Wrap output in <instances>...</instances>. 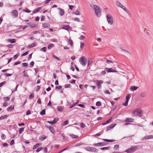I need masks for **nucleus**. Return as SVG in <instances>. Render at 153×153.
<instances>
[{"mask_svg":"<svg viewBox=\"0 0 153 153\" xmlns=\"http://www.w3.org/2000/svg\"><path fill=\"white\" fill-rule=\"evenodd\" d=\"M143 115L142 110L140 108H138L134 110V117L136 119L138 117H141Z\"/></svg>","mask_w":153,"mask_h":153,"instance_id":"nucleus-1","label":"nucleus"},{"mask_svg":"<svg viewBox=\"0 0 153 153\" xmlns=\"http://www.w3.org/2000/svg\"><path fill=\"white\" fill-rule=\"evenodd\" d=\"M93 7L97 16L98 17H100L101 15V9L99 6L96 5H94Z\"/></svg>","mask_w":153,"mask_h":153,"instance_id":"nucleus-2","label":"nucleus"},{"mask_svg":"<svg viewBox=\"0 0 153 153\" xmlns=\"http://www.w3.org/2000/svg\"><path fill=\"white\" fill-rule=\"evenodd\" d=\"M107 20L108 23L110 25H112L113 24V19L110 14H108L106 16Z\"/></svg>","mask_w":153,"mask_h":153,"instance_id":"nucleus-3","label":"nucleus"},{"mask_svg":"<svg viewBox=\"0 0 153 153\" xmlns=\"http://www.w3.org/2000/svg\"><path fill=\"white\" fill-rule=\"evenodd\" d=\"M79 62L82 65L85 66L87 63V59L85 57L82 56L80 58Z\"/></svg>","mask_w":153,"mask_h":153,"instance_id":"nucleus-4","label":"nucleus"},{"mask_svg":"<svg viewBox=\"0 0 153 153\" xmlns=\"http://www.w3.org/2000/svg\"><path fill=\"white\" fill-rule=\"evenodd\" d=\"M85 149L88 151L97 152L98 150L96 149L91 147L88 146L85 148Z\"/></svg>","mask_w":153,"mask_h":153,"instance_id":"nucleus-5","label":"nucleus"},{"mask_svg":"<svg viewBox=\"0 0 153 153\" xmlns=\"http://www.w3.org/2000/svg\"><path fill=\"white\" fill-rule=\"evenodd\" d=\"M94 82L97 84L98 88H101V85L103 83V81L102 80H94Z\"/></svg>","mask_w":153,"mask_h":153,"instance_id":"nucleus-6","label":"nucleus"},{"mask_svg":"<svg viewBox=\"0 0 153 153\" xmlns=\"http://www.w3.org/2000/svg\"><path fill=\"white\" fill-rule=\"evenodd\" d=\"M57 9L59 10V14L61 16H63L65 14V11L64 10L60 8H58Z\"/></svg>","mask_w":153,"mask_h":153,"instance_id":"nucleus-7","label":"nucleus"},{"mask_svg":"<svg viewBox=\"0 0 153 153\" xmlns=\"http://www.w3.org/2000/svg\"><path fill=\"white\" fill-rule=\"evenodd\" d=\"M127 153H132L134 152V147H132L125 151Z\"/></svg>","mask_w":153,"mask_h":153,"instance_id":"nucleus-8","label":"nucleus"},{"mask_svg":"<svg viewBox=\"0 0 153 153\" xmlns=\"http://www.w3.org/2000/svg\"><path fill=\"white\" fill-rule=\"evenodd\" d=\"M153 138V136L152 135H149L146 136H145L144 137H143L142 138V140H146V139H151Z\"/></svg>","mask_w":153,"mask_h":153,"instance_id":"nucleus-9","label":"nucleus"},{"mask_svg":"<svg viewBox=\"0 0 153 153\" xmlns=\"http://www.w3.org/2000/svg\"><path fill=\"white\" fill-rule=\"evenodd\" d=\"M105 69L108 72H117V71L116 70H113L111 68H105Z\"/></svg>","mask_w":153,"mask_h":153,"instance_id":"nucleus-10","label":"nucleus"},{"mask_svg":"<svg viewBox=\"0 0 153 153\" xmlns=\"http://www.w3.org/2000/svg\"><path fill=\"white\" fill-rule=\"evenodd\" d=\"M12 14L14 17H17L18 15V11L16 10H14L13 11Z\"/></svg>","mask_w":153,"mask_h":153,"instance_id":"nucleus-11","label":"nucleus"},{"mask_svg":"<svg viewBox=\"0 0 153 153\" xmlns=\"http://www.w3.org/2000/svg\"><path fill=\"white\" fill-rule=\"evenodd\" d=\"M116 124H112L108 126L106 128V131H108L113 128L115 126Z\"/></svg>","mask_w":153,"mask_h":153,"instance_id":"nucleus-12","label":"nucleus"},{"mask_svg":"<svg viewBox=\"0 0 153 153\" xmlns=\"http://www.w3.org/2000/svg\"><path fill=\"white\" fill-rule=\"evenodd\" d=\"M70 27L68 25H63L62 26V29L66 30L68 31L70 29Z\"/></svg>","mask_w":153,"mask_h":153,"instance_id":"nucleus-13","label":"nucleus"},{"mask_svg":"<svg viewBox=\"0 0 153 153\" xmlns=\"http://www.w3.org/2000/svg\"><path fill=\"white\" fill-rule=\"evenodd\" d=\"M105 144V142H100L96 143L94 144V146H104Z\"/></svg>","mask_w":153,"mask_h":153,"instance_id":"nucleus-14","label":"nucleus"},{"mask_svg":"<svg viewBox=\"0 0 153 153\" xmlns=\"http://www.w3.org/2000/svg\"><path fill=\"white\" fill-rule=\"evenodd\" d=\"M48 128L49 129L50 131L53 133V134H55V131L53 128L51 126H49L48 127Z\"/></svg>","mask_w":153,"mask_h":153,"instance_id":"nucleus-15","label":"nucleus"},{"mask_svg":"<svg viewBox=\"0 0 153 153\" xmlns=\"http://www.w3.org/2000/svg\"><path fill=\"white\" fill-rule=\"evenodd\" d=\"M42 9V7H39L37 8H36L33 11V13H36L40 11L41 9Z\"/></svg>","mask_w":153,"mask_h":153,"instance_id":"nucleus-16","label":"nucleus"},{"mask_svg":"<svg viewBox=\"0 0 153 153\" xmlns=\"http://www.w3.org/2000/svg\"><path fill=\"white\" fill-rule=\"evenodd\" d=\"M41 145V144L40 143H37L36 145H34L33 148V149L34 150L39 147V146Z\"/></svg>","mask_w":153,"mask_h":153,"instance_id":"nucleus-17","label":"nucleus"},{"mask_svg":"<svg viewBox=\"0 0 153 153\" xmlns=\"http://www.w3.org/2000/svg\"><path fill=\"white\" fill-rule=\"evenodd\" d=\"M146 96V92L143 91L141 93L140 96L142 97H145Z\"/></svg>","mask_w":153,"mask_h":153,"instance_id":"nucleus-18","label":"nucleus"},{"mask_svg":"<svg viewBox=\"0 0 153 153\" xmlns=\"http://www.w3.org/2000/svg\"><path fill=\"white\" fill-rule=\"evenodd\" d=\"M14 105H11L10 106L8 107L7 108V110L8 111H11V110L14 109Z\"/></svg>","mask_w":153,"mask_h":153,"instance_id":"nucleus-19","label":"nucleus"},{"mask_svg":"<svg viewBox=\"0 0 153 153\" xmlns=\"http://www.w3.org/2000/svg\"><path fill=\"white\" fill-rule=\"evenodd\" d=\"M50 25L48 23H44L42 24V27L44 28H46L50 26Z\"/></svg>","mask_w":153,"mask_h":153,"instance_id":"nucleus-20","label":"nucleus"},{"mask_svg":"<svg viewBox=\"0 0 153 153\" xmlns=\"http://www.w3.org/2000/svg\"><path fill=\"white\" fill-rule=\"evenodd\" d=\"M125 121L127 122H133V119L132 118H127L126 119Z\"/></svg>","mask_w":153,"mask_h":153,"instance_id":"nucleus-21","label":"nucleus"},{"mask_svg":"<svg viewBox=\"0 0 153 153\" xmlns=\"http://www.w3.org/2000/svg\"><path fill=\"white\" fill-rule=\"evenodd\" d=\"M116 4L117 6L122 8L124 6L119 1H117Z\"/></svg>","mask_w":153,"mask_h":153,"instance_id":"nucleus-22","label":"nucleus"},{"mask_svg":"<svg viewBox=\"0 0 153 153\" xmlns=\"http://www.w3.org/2000/svg\"><path fill=\"white\" fill-rule=\"evenodd\" d=\"M47 138V137L45 135L40 136L39 138L40 140H43Z\"/></svg>","mask_w":153,"mask_h":153,"instance_id":"nucleus-23","label":"nucleus"},{"mask_svg":"<svg viewBox=\"0 0 153 153\" xmlns=\"http://www.w3.org/2000/svg\"><path fill=\"white\" fill-rule=\"evenodd\" d=\"M8 42L11 43H15L16 42V39H9L8 40Z\"/></svg>","mask_w":153,"mask_h":153,"instance_id":"nucleus-24","label":"nucleus"},{"mask_svg":"<svg viewBox=\"0 0 153 153\" xmlns=\"http://www.w3.org/2000/svg\"><path fill=\"white\" fill-rule=\"evenodd\" d=\"M36 45V43L35 42H34L32 44L30 45L29 46V47L30 48H32L34 47H35Z\"/></svg>","mask_w":153,"mask_h":153,"instance_id":"nucleus-25","label":"nucleus"},{"mask_svg":"<svg viewBox=\"0 0 153 153\" xmlns=\"http://www.w3.org/2000/svg\"><path fill=\"white\" fill-rule=\"evenodd\" d=\"M93 60L91 58H89L88 59V66H89L92 62Z\"/></svg>","mask_w":153,"mask_h":153,"instance_id":"nucleus-26","label":"nucleus"},{"mask_svg":"<svg viewBox=\"0 0 153 153\" xmlns=\"http://www.w3.org/2000/svg\"><path fill=\"white\" fill-rule=\"evenodd\" d=\"M68 43L71 46L73 45V42L72 41L71 39H69L68 41Z\"/></svg>","mask_w":153,"mask_h":153,"instance_id":"nucleus-27","label":"nucleus"},{"mask_svg":"<svg viewBox=\"0 0 153 153\" xmlns=\"http://www.w3.org/2000/svg\"><path fill=\"white\" fill-rule=\"evenodd\" d=\"M122 8H123L126 13H128V14H129V12L128 10L127 9V8L124 6Z\"/></svg>","mask_w":153,"mask_h":153,"instance_id":"nucleus-28","label":"nucleus"},{"mask_svg":"<svg viewBox=\"0 0 153 153\" xmlns=\"http://www.w3.org/2000/svg\"><path fill=\"white\" fill-rule=\"evenodd\" d=\"M57 109L58 111L60 112H62L63 111V108L61 106H58L57 107Z\"/></svg>","mask_w":153,"mask_h":153,"instance_id":"nucleus-29","label":"nucleus"},{"mask_svg":"<svg viewBox=\"0 0 153 153\" xmlns=\"http://www.w3.org/2000/svg\"><path fill=\"white\" fill-rule=\"evenodd\" d=\"M103 140L105 141L112 142H114L115 140H108L107 139H103Z\"/></svg>","mask_w":153,"mask_h":153,"instance_id":"nucleus-30","label":"nucleus"},{"mask_svg":"<svg viewBox=\"0 0 153 153\" xmlns=\"http://www.w3.org/2000/svg\"><path fill=\"white\" fill-rule=\"evenodd\" d=\"M7 117V115H4L3 116H1L0 117V120H2L5 119Z\"/></svg>","mask_w":153,"mask_h":153,"instance_id":"nucleus-31","label":"nucleus"},{"mask_svg":"<svg viewBox=\"0 0 153 153\" xmlns=\"http://www.w3.org/2000/svg\"><path fill=\"white\" fill-rule=\"evenodd\" d=\"M131 97V94H127L126 96V100L128 101Z\"/></svg>","mask_w":153,"mask_h":153,"instance_id":"nucleus-32","label":"nucleus"},{"mask_svg":"<svg viewBox=\"0 0 153 153\" xmlns=\"http://www.w3.org/2000/svg\"><path fill=\"white\" fill-rule=\"evenodd\" d=\"M45 109L43 110L40 113V114L41 115H43L45 114Z\"/></svg>","mask_w":153,"mask_h":153,"instance_id":"nucleus-33","label":"nucleus"},{"mask_svg":"<svg viewBox=\"0 0 153 153\" xmlns=\"http://www.w3.org/2000/svg\"><path fill=\"white\" fill-rule=\"evenodd\" d=\"M70 135L72 138H77L78 137V136H77L75 135L72 134H71Z\"/></svg>","mask_w":153,"mask_h":153,"instance_id":"nucleus-34","label":"nucleus"},{"mask_svg":"<svg viewBox=\"0 0 153 153\" xmlns=\"http://www.w3.org/2000/svg\"><path fill=\"white\" fill-rule=\"evenodd\" d=\"M54 46V45L53 44H51L48 46V48L50 49L53 47Z\"/></svg>","mask_w":153,"mask_h":153,"instance_id":"nucleus-35","label":"nucleus"},{"mask_svg":"<svg viewBox=\"0 0 153 153\" xmlns=\"http://www.w3.org/2000/svg\"><path fill=\"white\" fill-rule=\"evenodd\" d=\"M23 76L24 77H28L29 76L27 74V72H26L25 71H23Z\"/></svg>","mask_w":153,"mask_h":153,"instance_id":"nucleus-36","label":"nucleus"},{"mask_svg":"<svg viewBox=\"0 0 153 153\" xmlns=\"http://www.w3.org/2000/svg\"><path fill=\"white\" fill-rule=\"evenodd\" d=\"M24 128H20L19 129V133L20 134L22 133L24 131Z\"/></svg>","mask_w":153,"mask_h":153,"instance_id":"nucleus-37","label":"nucleus"},{"mask_svg":"<svg viewBox=\"0 0 153 153\" xmlns=\"http://www.w3.org/2000/svg\"><path fill=\"white\" fill-rule=\"evenodd\" d=\"M109 148V147H102L100 148L101 150H108Z\"/></svg>","mask_w":153,"mask_h":153,"instance_id":"nucleus-38","label":"nucleus"},{"mask_svg":"<svg viewBox=\"0 0 153 153\" xmlns=\"http://www.w3.org/2000/svg\"><path fill=\"white\" fill-rule=\"evenodd\" d=\"M1 138L2 140H4L6 138V136L4 134H2L1 135Z\"/></svg>","mask_w":153,"mask_h":153,"instance_id":"nucleus-39","label":"nucleus"},{"mask_svg":"<svg viewBox=\"0 0 153 153\" xmlns=\"http://www.w3.org/2000/svg\"><path fill=\"white\" fill-rule=\"evenodd\" d=\"M68 123H69L68 121L67 120H66V121H64L63 122L62 125L63 126H65L67 125L68 124Z\"/></svg>","mask_w":153,"mask_h":153,"instance_id":"nucleus-40","label":"nucleus"},{"mask_svg":"<svg viewBox=\"0 0 153 153\" xmlns=\"http://www.w3.org/2000/svg\"><path fill=\"white\" fill-rule=\"evenodd\" d=\"M28 52H29L28 51H27L25 52V53H23V54H22L21 55V56H26V55H27V54H28Z\"/></svg>","mask_w":153,"mask_h":153,"instance_id":"nucleus-41","label":"nucleus"},{"mask_svg":"<svg viewBox=\"0 0 153 153\" xmlns=\"http://www.w3.org/2000/svg\"><path fill=\"white\" fill-rule=\"evenodd\" d=\"M96 105L98 106H100L101 105V103L100 102L98 101L96 102Z\"/></svg>","mask_w":153,"mask_h":153,"instance_id":"nucleus-42","label":"nucleus"},{"mask_svg":"<svg viewBox=\"0 0 153 153\" xmlns=\"http://www.w3.org/2000/svg\"><path fill=\"white\" fill-rule=\"evenodd\" d=\"M74 14L77 15H79L80 14L79 11L78 10H76L74 12Z\"/></svg>","mask_w":153,"mask_h":153,"instance_id":"nucleus-43","label":"nucleus"},{"mask_svg":"<svg viewBox=\"0 0 153 153\" xmlns=\"http://www.w3.org/2000/svg\"><path fill=\"white\" fill-rule=\"evenodd\" d=\"M10 99V98L8 97H4V100H5V101H9Z\"/></svg>","mask_w":153,"mask_h":153,"instance_id":"nucleus-44","label":"nucleus"},{"mask_svg":"<svg viewBox=\"0 0 153 153\" xmlns=\"http://www.w3.org/2000/svg\"><path fill=\"white\" fill-rule=\"evenodd\" d=\"M22 66L24 67H26L28 66V64L26 62L22 63Z\"/></svg>","mask_w":153,"mask_h":153,"instance_id":"nucleus-45","label":"nucleus"},{"mask_svg":"<svg viewBox=\"0 0 153 153\" xmlns=\"http://www.w3.org/2000/svg\"><path fill=\"white\" fill-rule=\"evenodd\" d=\"M23 11L27 13H30L31 12V11L27 9L24 10Z\"/></svg>","mask_w":153,"mask_h":153,"instance_id":"nucleus-46","label":"nucleus"},{"mask_svg":"<svg viewBox=\"0 0 153 153\" xmlns=\"http://www.w3.org/2000/svg\"><path fill=\"white\" fill-rule=\"evenodd\" d=\"M80 126L82 128H84L86 126L83 123H82L80 124Z\"/></svg>","mask_w":153,"mask_h":153,"instance_id":"nucleus-47","label":"nucleus"},{"mask_svg":"<svg viewBox=\"0 0 153 153\" xmlns=\"http://www.w3.org/2000/svg\"><path fill=\"white\" fill-rule=\"evenodd\" d=\"M85 45L84 44L83 42H81L80 43V48L81 49H82L84 47Z\"/></svg>","mask_w":153,"mask_h":153,"instance_id":"nucleus-48","label":"nucleus"},{"mask_svg":"<svg viewBox=\"0 0 153 153\" xmlns=\"http://www.w3.org/2000/svg\"><path fill=\"white\" fill-rule=\"evenodd\" d=\"M59 120V119L58 118H55L53 121V122H54V124L56 123L57 121Z\"/></svg>","mask_w":153,"mask_h":153,"instance_id":"nucleus-49","label":"nucleus"},{"mask_svg":"<svg viewBox=\"0 0 153 153\" xmlns=\"http://www.w3.org/2000/svg\"><path fill=\"white\" fill-rule=\"evenodd\" d=\"M41 50L45 52L46 51V47H44L41 49Z\"/></svg>","mask_w":153,"mask_h":153,"instance_id":"nucleus-50","label":"nucleus"},{"mask_svg":"<svg viewBox=\"0 0 153 153\" xmlns=\"http://www.w3.org/2000/svg\"><path fill=\"white\" fill-rule=\"evenodd\" d=\"M42 147L39 148L36 150V151L37 152H39L40 151H41L42 150Z\"/></svg>","mask_w":153,"mask_h":153,"instance_id":"nucleus-51","label":"nucleus"},{"mask_svg":"<svg viewBox=\"0 0 153 153\" xmlns=\"http://www.w3.org/2000/svg\"><path fill=\"white\" fill-rule=\"evenodd\" d=\"M62 88V86L59 85L58 86H56L55 87V89L57 90L61 89Z\"/></svg>","mask_w":153,"mask_h":153,"instance_id":"nucleus-52","label":"nucleus"},{"mask_svg":"<svg viewBox=\"0 0 153 153\" xmlns=\"http://www.w3.org/2000/svg\"><path fill=\"white\" fill-rule=\"evenodd\" d=\"M14 144V141L13 140H12L10 142V144L11 146H13Z\"/></svg>","mask_w":153,"mask_h":153,"instance_id":"nucleus-53","label":"nucleus"},{"mask_svg":"<svg viewBox=\"0 0 153 153\" xmlns=\"http://www.w3.org/2000/svg\"><path fill=\"white\" fill-rule=\"evenodd\" d=\"M106 73V71L105 70L102 71L101 72V74L102 75H104Z\"/></svg>","mask_w":153,"mask_h":153,"instance_id":"nucleus-54","label":"nucleus"},{"mask_svg":"<svg viewBox=\"0 0 153 153\" xmlns=\"http://www.w3.org/2000/svg\"><path fill=\"white\" fill-rule=\"evenodd\" d=\"M40 88V87L38 85L36 86V91H38Z\"/></svg>","mask_w":153,"mask_h":153,"instance_id":"nucleus-55","label":"nucleus"},{"mask_svg":"<svg viewBox=\"0 0 153 153\" xmlns=\"http://www.w3.org/2000/svg\"><path fill=\"white\" fill-rule=\"evenodd\" d=\"M128 101L126 100V101L125 102V103H123V105H125V106H127L128 105Z\"/></svg>","mask_w":153,"mask_h":153,"instance_id":"nucleus-56","label":"nucleus"},{"mask_svg":"<svg viewBox=\"0 0 153 153\" xmlns=\"http://www.w3.org/2000/svg\"><path fill=\"white\" fill-rule=\"evenodd\" d=\"M53 58L56 59H57L58 60H60V59L58 57H57L56 56L54 55H53Z\"/></svg>","mask_w":153,"mask_h":153,"instance_id":"nucleus-57","label":"nucleus"},{"mask_svg":"<svg viewBox=\"0 0 153 153\" xmlns=\"http://www.w3.org/2000/svg\"><path fill=\"white\" fill-rule=\"evenodd\" d=\"M85 37L83 35H81L80 37L79 38V39L80 40H82L85 39Z\"/></svg>","mask_w":153,"mask_h":153,"instance_id":"nucleus-58","label":"nucleus"},{"mask_svg":"<svg viewBox=\"0 0 153 153\" xmlns=\"http://www.w3.org/2000/svg\"><path fill=\"white\" fill-rule=\"evenodd\" d=\"M111 118H110L108 120H107L106 122V123L108 124L109 123H110L111 121Z\"/></svg>","mask_w":153,"mask_h":153,"instance_id":"nucleus-59","label":"nucleus"},{"mask_svg":"<svg viewBox=\"0 0 153 153\" xmlns=\"http://www.w3.org/2000/svg\"><path fill=\"white\" fill-rule=\"evenodd\" d=\"M74 20L75 21H77L78 22H80V19L78 18H77V17L75 18L74 19Z\"/></svg>","mask_w":153,"mask_h":153,"instance_id":"nucleus-60","label":"nucleus"},{"mask_svg":"<svg viewBox=\"0 0 153 153\" xmlns=\"http://www.w3.org/2000/svg\"><path fill=\"white\" fill-rule=\"evenodd\" d=\"M71 85L70 84L66 85H65V88H66L70 87Z\"/></svg>","mask_w":153,"mask_h":153,"instance_id":"nucleus-61","label":"nucleus"},{"mask_svg":"<svg viewBox=\"0 0 153 153\" xmlns=\"http://www.w3.org/2000/svg\"><path fill=\"white\" fill-rule=\"evenodd\" d=\"M106 62L108 64H109L110 63H113V62L107 59L106 60Z\"/></svg>","mask_w":153,"mask_h":153,"instance_id":"nucleus-62","label":"nucleus"},{"mask_svg":"<svg viewBox=\"0 0 153 153\" xmlns=\"http://www.w3.org/2000/svg\"><path fill=\"white\" fill-rule=\"evenodd\" d=\"M114 147L115 149H118L119 148V145H116L114 146Z\"/></svg>","mask_w":153,"mask_h":153,"instance_id":"nucleus-63","label":"nucleus"},{"mask_svg":"<svg viewBox=\"0 0 153 153\" xmlns=\"http://www.w3.org/2000/svg\"><path fill=\"white\" fill-rule=\"evenodd\" d=\"M45 19V17L44 16H41V21H43Z\"/></svg>","mask_w":153,"mask_h":153,"instance_id":"nucleus-64","label":"nucleus"}]
</instances>
